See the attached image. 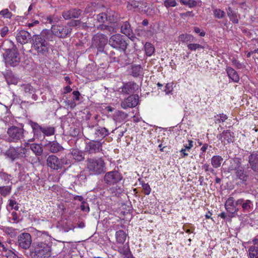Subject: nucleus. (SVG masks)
<instances>
[{"mask_svg": "<svg viewBox=\"0 0 258 258\" xmlns=\"http://www.w3.org/2000/svg\"><path fill=\"white\" fill-rule=\"evenodd\" d=\"M72 155L73 159L78 162L82 161L85 159L84 154L81 150L73 149Z\"/></svg>", "mask_w": 258, "mask_h": 258, "instance_id": "a878e982", "label": "nucleus"}, {"mask_svg": "<svg viewBox=\"0 0 258 258\" xmlns=\"http://www.w3.org/2000/svg\"><path fill=\"white\" fill-rule=\"evenodd\" d=\"M51 30L53 34L59 37L65 38L72 32V29L70 27L64 25H53Z\"/></svg>", "mask_w": 258, "mask_h": 258, "instance_id": "9d476101", "label": "nucleus"}, {"mask_svg": "<svg viewBox=\"0 0 258 258\" xmlns=\"http://www.w3.org/2000/svg\"><path fill=\"white\" fill-rule=\"evenodd\" d=\"M142 187L143 189V192L145 195H149L151 191V189L150 188V185L148 183H143L142 184Z\"/></svg>", "mask_w": 258, "mask_h": 258, "instance_id": "603ef678", "label": "nucleus"}, {"mask_svg": "<svg viewBox=\"0 0 258 258\" xmlns=\"http://www.w3.org/2000/svg\"><path fill=\"white\" fill-rule=\"evenodd\" d=\"M51 255V248L46 243L35 242L31 251V258H47Z\"/></svg>", "mask_w": 258, "mask_h": 258, "instance_id": "20e7f679", "label": "nucleus"}, {"mask_svg": "<svg viewBox=\"0 0 258 258\" xmlns=\"http://www.w3.org/2000/svg\"><path fill=\"white\" fill-rule=\"evenodd\" d=\"M109 44L112 47L118 48L123 51L126 50L127 45L124 37L119 34L112 35L109 40Z\"/></svg>", "mask_w": 258, "mask_h": 258, "instance_id": "6e6552de", "label": "nucleus"}, {"mask_svg": "<svg viewBox=\"0 0 258 258\" xmlns=\"http://www.w3.org/2000/svg\"><path fill=\"white\" fill-rule=\"evenodd\" d=\"M192 35L188 34H182L179 36V40L182 42H186L192 40Z\"/></svg>", "mask_w": 258, "mask_h": 258, "instance_id": "58836bf2", "label": "nucleus"}, {"mask_svg": "<svg viewBox=\"0 0 258 258\" xmlns=\"http://www.w3.org/2000/svg\"><path fill=\"white\" fill-rule=\"evenodd\" d=\"M24 130L16 126L9 128L7 133L10 137L9 141H17L20 140L23 136Z\"/></svg>", "mask_w": 258, "mask_h": 258, "instance_id": "ddd939ff", "label": "nucleus"}, {"mask_svg": "<svg viewBox=\"0 0 258 258\" xmlns=\"http://www.w3.org/2000/svg\"><path fill=\"white\" fill-rule=\"evenodd\" d=\"M234 165H232L228 168L229 171L235 170L236 178L244 183L247 181L248 175L244 170L243 167L241 166V159L239 158L233 159Z\"/></svg>", "mask_w": 258, "mask_h": 258, "instance_id": "0eeeda50", "label": "nucleus"}, {"mask_svg": "<svg viewBox=\"0 0 258 258\" xmlns=\"http://www.w3.org/2000/svg\"><path fill=\"white\" fill-rule=\"evenodd\" d=\"M9 31V29L8 27H4L2 28L1 32V35L2 37H4L6 36L7 33H8Z\"/></svg>", "mask_w": 258, "mask_h": 258, "instance_id": "e2e57ef3", "label": "nucleus"}, {"mask_svg": "<svg viewBox=\"0 0 258 258\" xmlns=\"http://www.w3.org/2000/svg\"><path fill=\"white\" fill-rule=\"evenodd\" d=\"M107 41V37L105 35L97 33L92 38V45L97 48L98 51H103Z\"/></svg>", "mask_w": 258, "mask_h": 258, "instance_id": "9b49d317", "label": "nucleus"}, {"mask_svg": "<svg viewBox=\"0 0 258 258\" xmlns=\"http://www.w3.org/2000/svg\"><path fill=\"white\" fill-rule=\"evenodd\" d=\"M131 25L127 21L123 23L121 27V32L126 36H130L132 33Z\"/></svg>", "mask_w": 258, "mask_h": 258, "instance_id": "473e14b6", "label": "nucleus"}, {"mask_svg": "<svg viewBox=\"0 0 258 258\" xmlns=\"http://www.w3.org/2000/svg\"><path fill=\"white\" fill-rule=\"evenodd\" d=\"M110 57L120 64H123V59L126 57V54L124 51L116 49L115 50H111L109 52H106Z\"/></svg>", "mask_w": 258, "mask_h": 258, "instance_id": "dca6fc26", "label": "nucleus"}, {"mask_svg": "<svg viewBox=\"0 0 258 258\" xmlns=\"http://www.w3.org/2000/svg\"><path fill=\"white\" fill-rule=\"evenodd\" d=\"M54 128L53 127L49 126L48 127H42V133L44 135L49 136H51L54 134Z\"/></svg>", "mask_w": 258, "mask_h": 258, "instance_id": "ea45409f", "label": "nucleus"}, {"mask_svg": "<svg viewBox=\"0 0 258 258\" xmlns=\"http://www.w3.org/2000/svg\"><path fill=\"white\" fill-rule=\"evenodd\" d=\"M253 208L252 202L249 200H246L243 201L242 204V209L243 212H249Z\"/></svg>", "mask_w": 258, "mask_h": 258, "instance_id": "72a5a7b5", "label": "nucleus"}, {"mask_svg": "<svg viewBox=\"0 0 258 258\" xmlns=\"http://www.w3.org/2000/svg\"><path fill=\"white\" fill-rule=\"evenodd\" d=\"M82 13V11L78 8L71 9L62 13V16L65 20L79 18Z\"/></svg>", "mask_w": 258, "mask_h": 258, "instance_id": "a211bd4d", "label": "nucleus"}, {"mask_svg": "<svg viewBox=\"0 0 258 258\" xmlns=\"http://www.w3.org/2000/svg\"><path fill=\"white\" fill-rule=\"evenodd\" d=\"M137 85L133 82H129L123 85L122 88V91L126 94H129L132 92L133 90L137 88Z\"/></svg>", "mask_w": 258, "mask_h": 258, "instance_id": "c85d7f7f", "label": "nucleus"}, {"mask_svg": "<svg viewBox=\"0 0 258 258\" xmlns=\"http://www.w3.org/2000/svg\"><path fill=\"white\" fill-rule=\"evenodd\" d=\"M214 15L216 18L218 19H222L225 17V12L219 9H216L214 10Z\"/></svg>", "mask_w": 258, "mask_h": 258, "instance_id": "c03bdc74", "label": "nucleus"}, {"mask_svg": "<svg viewBox=\"0 0 258 258\" xmlns=\"http://www.w3.org/2000/svg\"><path fill=\"white\" fill-rule=\"evenodd\" d=\"M29 123L31 125L32 128H33V131H37V130H42V127L40 126L37 123L33 122L30 120L29 121Z\"/></svg>", "mask_w": 258, "mask_h": 258, "instance_id": "5fc2aeb1", "label": "nucleus"}, {"mask_svg": "<svg viewBox=\"0 0 258 258\" xmlns=\"http://www.w3.org/2000/svg\"><path fill=\"white\" fill-rule=\"evenodd\" d=\"M88 142L85 148V152L89 154H95L102 151L103 142L93 140Z\"/></svg>", "mask_w": 258, "mask_h": 258, "instance_id": "1a4fd4ad", "label": "nucleus"}, {"mask_svg": "<svg viewBox=\"0 0 258 258\" xmlns=\"http://www.w3.org/2000/svg\"><path fill=\"white\" fill-rule=\"evenodd\" d=\"M164 4V6L168 8L170 7H175L177 3L175 0H165Z\"/></svg>", "mask_w": 258, "mask_h": 258, "instance_id": "3c124183", "label": "nucleus"}, {"mask_svg": "<svg viewBox=\"0 0 258 258\" xmlns=\"http://www.w3.org/2000/svg\"><path fill=\"white\" fill-rule=\"evenodd\" d=\"M129 73L134 77H138L142 75L143 69L140 65L132 66Z\"/></svg>", "mask_w": 258, "mask_h": 258, "instance_id": "393cba45", "label": "nucleus"}, {"mask_svg": "<svg viewBox=\"0 0 258 258\" xmlns=\"http://www.w3.org/2000/svg\"><path fill=\"white\" fill-rule=\"evenodd\" d=\"M9 205L10 207H11L12 209H14L15 210L17 211L18 210L19 207L17 205V202L13 200H10L9 201Z\"/></svg>", "mask_w": 258, "mask_h": 258, "instance_id": "4d7b16f0", "label": "nucleus"}, {"mask_svg": "<svg viewBox=\"0 0 258 258\" xmlns=\"http://www.w3.org/2000/svg\"><path fill=\"white\" fill-rule=\"evenodd\" d=\"M87 143L86 142L85 140L83 138L77 139L74 142L75 147L74 149L81 150L84 147H85Z\"/></svg>", "mask_w": 258, "mask_h": 258, "instance_id": "f704fd0d", "label": "nucleus"}, {"mask_svg": "<svg viewBox=\"0 0 258 258\" xmlns=\"http://www.w3.org/2000/svg\"><path fill=\"white\" fill-rule=\"evenodd\" d=\"M4 57L6 64L13 67L18 66L20 62V53L14 45L12 48L6 50Z\"/></svg>", "mask_w": 258, "mask_h": 258, "instance_id": "423d86ee", "label": "nucleus"}, {"mask_svg": "<svg viewBox=\"0 0 258 258\" xmlns=\"http://www.w3.org/2000/svg\"><path fill=\"white\" fill-rule=\"evenodd\" d=\"M73 95L74 96V99L76 100H79V96L80 95V93L78 91H74L73 92Z\"/></svg>", "mask_w": 258, "mask_h": 258, "instance_id": "69168bd1", "label": "nucleus"}, {"mask_svg": "<svg viewBox=\"0 0 258 258\" xmlns=\"http://www.w3.org/2000/svg\"><path fill=\"white\" fill-rule=\"evenodd\" d=\"M18 243L19 246L24 249H28L32 243L31 235L28 233H22L18 236Z\"/></svg>", "mask_w": 258, "mask_h": 258, "instance_id": "2eb2a0df", "label": "nucleus"}, {"mask_svg": "<svg viewBox=\"0 0 258 258\" xmlns=\"http://www.w3.org/2000/svg\"><path fill=\"white\" fill-rule=\"evenodd\" d=\"M82 23V22L80 20H73L68 23V25L70 27H74L80 26Z\"/></svg>", "mask_w": 258, "mask_h": 258, "instance_id": "13d9d810", "label": "nucleus"}, {"mask_svg": "<svg viewBox=\"0 0 258 258\" xmlns=\"http://www.w3.org/2000/svg\"><path fill=\"white\" fill-rule=\"evenodd\" d=\"M145 50L148 56H151L154 52L155 48L150 43H146L145 45Z\"/></svg>", "mask_w": 258, "mask_h": 258, "instance_id": "4c0bfd02", "label": "nucleus"}, {"mask_svg": "<svg viewBox=\"0 0 258 258\" xmlns=\"http://www.w3.org/2000/svg\"><path fill=\"white\" fill-rule=\"evenodd\" d=\"M130 250V249L129 248V246L127 244L124 245L123 246H122L119 247V252L123 255H124Z\"/></svg>", "mask_w": 258, "mask_h": 258, "instance_id": "864d4df0", "label": "nucleus"}, {"mask_svg": "<svg viewBox=\"0 0 258 258\" xmlns=\"http://www.w3.org/2000/svg\"><path fill=\"white\" fill-rule=\"evenodd\" d=\"M139 97L138 95H132L124 99L121 104V107L124 108H133L136 106L139 103Z\"/></svg>", "mask_w": 258, "mask_h": 258, "instance_id": "f3484780", "label": "nucleus"}, {"mask_svg": "<svg viewBox=\"0 0 258 258\" xmlns=\"http://www.w3.org/2000/svg\"><path fill=\"white\" fill-rule=\"evenodd\" d=\"M235 200L233 197H229L225 203V207L227 211L230 214L231 217L239 211V208L235 206Z\"/></svg>", "mask_w": 258, "mask_h": 258, "instance_id": "6ab92c4d", "label": "nucleus"}, {"mask_svg": "<svg viewBox=\"0 0 258 258\" xmlns=\"http://www.w3.org/2000/svg\"><path fill=\"white\" fill-rule=\"evenodd\" d=\"M11 187L9 186H0V194L5 197L11 191Z\"/></svg>", "mask_w": 258, "mask_h": 258, "instance_id": "37998d69", "label": "nucleus"}, {"mask_svg": "<svg viewBox=\"0 0 258 258\" xmlns=\"http://www.w3.org/2000/svg\"><path fill=\"white\" fill-rule=\"evenodd\" d=\"M116 242L118 243H123L126 238V233L122 230L116 232L115 234Z\"/></svg>", "mask_w": 258, "mask_h": 258, "instance_id": "c756f323", "label": "nucleus"}, {"mask_svg": "<svg viewBox=\"0 0 258 258\" xmlns=\"http://www.w3.org/2000/svg\"><path fill=\"white\" fill-rule=\"evenodd\" d=\"M32 37L31 34L25 30L19 31L16 35L17 41L22 44L28 43Z\"/></svg>", "mask_w": 258, "mask_h": 258, "instance_id": "412c9836", "label": "nucleus"}, {"mask_svg": "<svg viewBox=\"0 0 258 258\" xmlns=\"http://www.w3.org/2000/svg\"><path fill=\"white\" fill-rule=\"evenodd\" d=\"M0 15H2L4 18L9 19H10L12 16V13L7 9L2 10L0 12Z\"/></svg>", "mask_w": 258, "mask_h": 258, "instance_id": "8fccbe9b", "label": "nucleus"}, {"mask_svg": "<svg viewBox=\"0 0 258 258\" xmlns=\"http://www.w3.org/2000/svg\"><path fill=\"white\" fill-rule=\"evenodd\" d=\"M5 78L9 84H17L19 81L18 78L12 72H7Z\"/></svg>", "mask_w": 258, "mask_h": 258, "instance_id": "bb28decb", "label": "nucleus"}, {"mask_svg": "<svg viewBox=\"0 0 258 258\" xmlns=\"http://www.w3.org/2000/svg\"><path fill=\"white\" fill-rule=\"evenodd\" d=\"M227 13L231 21H232L234 23H238V20L237 18L236 15L232 10L231 8L229 7L228 8Z\"/></svg>", "mask_w": 258, "mask_h": 258, "instance_id": "e433bc0d", "label": "nucleus"}, {"mask_svg": "<svg viewBox=\"0 0 258 258\" xmlns=\"http://www.w3.org/2000/svg\"><path fill=\"white\" fill-rule=\"evenodd\" d=\"M86 162L87 168L91 174L100 175L106 172L105 163L102 158H88Z\"/></svg>", "mask_w": 258, "mask_h": 258, "instance_id": "f03ea898", "label": "nucleus"}, {"mask_svg": "<svg viewBox=\"0 0 258 258\" xmlns=\"http://www.w3.org/2000/svg\"><path fill=\"white\" fill-rule=\"evenodd\" d=\"M26 149L21 147H10V148L6 152L5 155L9 158L14 161L16 159L21 157H23L25 154Z\"/></svg>", "mask_w": 258, "mask_h": 258, "instance_id": "f8f14e48", "label": "nucleus"}, {"mask_svg": "<svg viewBox=\"0 0 258 258\" xmlns=\"http://www.w3.org/2000/svg\"><path fill=\"white\" fill-rule=\"evenodd\" d=\"M233 133L229 130L224 131L221 134L219 135V139L222 142L225 143L227 142L229 143L233 142Z\"/></svg>", "mask_w": 258, "mask_h": 258, "instance_id": "5701e85b", "label": "nucleus"}, {"mask_svg": "<svg viewBox=\"0 0 258 258\" xmlns=\"http://www.w3.org/2000/svg\"><path fill=\"white\" fill-rule=\"evenodd\" d=\"M122 179V174L116 169L106 172L103 177L104 183L108 186H112L110 190L116 196H118L123 191L122 187L118 186V183Z\"/></svg>", "mask_w": 258, "mask_h": 258, "instance_id": "f257e3e1", "label": "nucleus"}, {"mask_svg": "<svg viewBox=\"0 0 258 258\" xmlns=\"http://www.w3.org/2000/svg\"><path fill=\"white\" fill-rule=\"evenodd\" d=\"M248 163L250 168L258 173V152H253L248 156Z\"/></svg>", "mask_w": 258, "mask_h": 258, "instance_id": "aec40b11", "label": "nucleus"}, {"mask_svg": "<svg viewBox=\"0 0 258 258\" xmlns=\"http://www.w3.org/2000/svg\"><path fill=\"white\" fill-rule=\"evenodd\" d=\"M227 73L229 77L234 82H238L239 80V78L237 73L233 68L228 67L226 69Z\"/></svg>", "mask_w": 258, "mask_h": 258, "instance_id": "cd10ccee", "label": "nucleus"}, {"mask_svg": "<svg viewBox=\"0 0 258 258\" xmlns=\"http://www.w3.org/2000/svg\"><path fill=\"white\" fill-rule=\"evenodd\" d=\"M58 227L59 228L60 231L64 232H68L75 228L71 222L67 220L58 222Z\"/></svg>", "mask_w": 258, "mask_h": 258, "instance_id": "b1692460", "label": "nucleus"}, {"mask_svg": "<svg viewBox=\"0 0 258 258\" xmlns=\"http://www.w3.org/2000/svg\"><path fill=\"white\" fill-rule=\"evenodd\" d=\"M96 19L98 22L103 23L107 19V15L104 13H100L96 15Z\"/></svg>", "mask_w": 258, "mask_h": 258, "instance_id": "79ce46f5", "label": "nucleus"}, {"mask_svg": "<svg viewBox=\"0 0 258 258\" xmlns=\"http://www.w3.org/2000/svg\"><path fill=\"white\" fill-rule=\"evenodd\" d=\"M243 201V199H239L237 201H235V206H236V207H237L239 205H241L242 207Z\"/></svg>", "mask_w": 258, "mask_h": 258, "instance_id": "774afa93", "label": "nucleus"}, {"mask_svg": "<svg viewBox=\"0 0 258 258\" xmlns=\"http://www.w3.org/2000/svg\"><path fill=\"white\" fill-rule=\"evenodd\" d=\"M203 169L205 170V171L207 173V175H209V172H211L213 174H215V170L213 168L210 167V165L208 164H205L202 166Z\"/></svg>", "mask_w": 258, "mask_h": 258, "instance_id": "09e8293b", "label": "nucleus"}, {"mask_svg": "<svg viewBox=\"0 0 258 258\" xmlns=\"http://www.w3.org/2000/svg\"><path fill=\"white\" fill-rule=\"evenodd\" d=\"M85 133L88 139L98 141H101L109 134L105 127L97 125L89 126L86 129Z\"/></svg>", "mask_w": 258, "mask_h": 258, "instance_id": "39448f33", "label": "nucleus"}, {"mask_svg": "<svg viewBox=\"0 0 258 258\" xmlns=\"http://www.w3.org/2000/svg\"><path fill=\"white\" fill-rule=\"evenodd\" d=\"M45 147L52 153H56L63 150L62 146L56 141L49 142Z\"/></svg>", "mask_w": 258, "mask_h": 258, "instance_id": "4be33fe9", "label": "nucleus"}, {"mask_svg": "<svg viewBox=\"0 0 258 258\" xmlns=\"http://www.w3.org/2000/svg\"><path fill=\"white\" fill-rule=\"evenodd\" d=\"M64 159L58 158L53 155H49L46 159V165L48 167L53 170H58L62 168V162Z\"/></svg>", "mask_w": 258, "mask_h": 258, "instance_id": "4468645a", "label": "nucleus"}, {"mask_svg": "<svg viewBox=\"0 0 258 258\" xmlns=\"http://www.w3.org/2000/svg\"><path fill=\"white\" fill-rule=\"evenodd\" d=\"M187 152H188V151H186L184 148H182L180 150V152L181 154V157L182 158H184V157H186V156H187L188 155V153Z\"/></svg>", "mask_w": 258, "mask_h": 258, "instance_id": "338daca9", "label": "nucleus"}, {"mask_svg": "<svg viewBox=\"0 0 258 258\" xmlns=\"http://www.w3.org/2000/svg\"><path fill=\"white\" fill-rule=\"evenodd\" d=\"M30 149L36 156H40L43 152V149L39 144L33 143L30 145Z\"/></svg>", "mask_w": 258, "mask_h": 258, "instance_id": "2f4dec72", "label": "nucleus"}, {"mask_svg": "<svg viewBox=\"0 0 258 258\" xmlns=\"http://www.w3.org/2000/svg\"><path fill=\"white\" fill-rule=\"evenodd\" d=\"M215 122L216 123H220L221 121L223 122L226 119H227V116L225 114H217V115L215 116Z\"/></svg>", "mask_w": 258, "mask_h": 258, "instance_id": "a18cd8bd", "label": "nucleus"}, {"mask_svg": "<svg viewBox=\"0 0 258 258\" xmlns=\"http://www.w3.org/2000/svg\"><path fill=\"white\" fill-rule=\"evenodd\" d=\"M81 209L83 212H89V207L88 203L85 201H82L81 205Z\"/></svg>", "mask_w": 258, "mask_h": 258, "instance_id": "6e6d98bb", "label": "nucleus"}, {"mask_svg": "<svg viewBox=\"0 0 258 258\" xmlns=\"http://www.w3.org/2000/svg\"><path fill=\"white\" fill-rule=\"evenodd\" d=\"M9 180L8 174L5 173L0 172V182L3 181H7Z\"/></svg>", "mask_w": 258, "mask_h": 258, "instance_id": "bf43d9fd", "label": "nucleus"}, {"mask_svg": "<svg viewBox=\"0 0 258 258\" xmlns=\"http://www.w3.org/2000/svg\"><path fill=\"white\" fill-rule=\"evenodd\" d=\"M249 256L250 258H257L258 249L253 248V250L250 249Z\"/></svg>", "mask_w": 258, "mask_h": 258, "instance_id": "052dcab7", "label": "nucleus"}, {"mask_svg": "<svg viewBox=\"0 0 258 258\" xmlns=\"http://www.w3.org/2000/svg\"><path fill=\"white\" fill-rule=\"evenodd\" d=\"M21 88L22 90L24 91L26 94H28L29 96L32 95H33L34 90L33 88L30 84H23L21 86Z\"/></svg>", "mask_w": 258, "mask_h": 258, "instance_id": "c9c22d12", "label": "nucleus"}, {"mask_svg": "<svg viewBox=\"0 0 258 258\" xmlns=\"http://www.w3.org/2000/svg\"><path fill=\"white\" fill-rule=\"evenodd\" d=\"M188 144L184 145V149H185L188 152L189 151V150L193 146V142L191 140H188Z\"/></svg>", "mask_w": 258, "mask_h": 258, "instance_id": "680f3d73", "label": "nucleus"}, {"mask_svg": "<svg viewBox=\"0 0 258 258\" xmlns=\"http://www.w3.org/2000/svg\"><path fill=\"white\" fill-rule=\"evenodd\" d=\"M32 47L37 51L38 55L46 56L49 50L48 42L41 35H34L32 37Z\"/></svg>", "mask_w": 258, "mask_h": 258, "instance_id": "7ed1b4c3", "label": "nucleus"}, {"mask_svg": "<svg viewBox=\"0 0 258 258\" xmlns=\"http://www.w3.org/2000/svg\"><path fill=\"white\" fill-rule=\"evenodd\" d=\"M223 159L220 156H214L211 158V164L214 168H219L223 161Z\"/></svg>", "mask_w": 258, "mask_h": 258, "instance_id": "7c9ffc66", "label": "nucleus"}, {"mask_svg": "<svg viewBox=\"0 0 258 258\" xmlns=\"http://www.w3.org/2000/svg\"><path fill=\"white\" fill-rule=\"evenodd\" d=\"M5 255L8 258H16L15 254L11 250H9L7 253L5 254Z\"/></svg>", "mask_w": 258, "mask_h": 258, "instance_id": "0e129e2a", "label": "nucleus"}, {"mask_svg": "<svg viewBox=\"0 0 258 258\" xmlns=\"http://www.w3.org/2000/svg\"><path fill=\"white\" fill-rule=\"evenodd\" d=\"M72 121V117L69 116L67 117L66 116H64L61 118V126L63 127L66 126H69V122Z\"/></svg>", "mask_w": 258, "mask_h": 258, "instance_id": "49530a36", "label": "nucleus"}, {"mask_svg": "<svg viewBox=\"0 0 258 258\" xmlns=\"http://www.w3.org/2000/svg\"><path fill=\"white\" fill-rule=\"evenodd\" d=\"M188 48L191 51H195L197 49L202 48L203 49L204 47L199 44L197 43H190L187 45Z\"/></svg>", "mask_w": 258, "mask_h": 258, "instance_id": "de8ad7c7", "label": "nucleus"}, {"mask_svg": "<svg viewBox=\"0 0 258 258\" xmlns=\"http://www.w3.org/2000/svg\"><path fill=\"white\" fill-rule=\"evenodd\" d=\"M127 114H115L113 115V119L116 122H121L127 117Z\"/></svg>", "mask_w": 258, "mask_h": 258, "instance_id": "a19ab883", "label": "nucleus"}]
</instances>
